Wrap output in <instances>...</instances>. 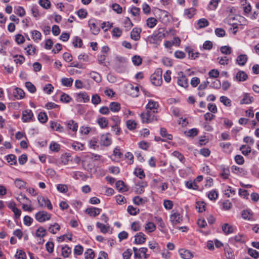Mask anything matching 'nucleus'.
I'll use <instances>...</instances> for the list:
<instances>
[{"label": "nucleus", "instance_id": "obj_1", "mask_svg": "<svg viewBox=\"0 0 259 259\" xmlns=\"http://www.w3.org/2000/svg\"><path fill=\"white\" fill-rule=\"evenodd\" d=\"M183 220L182 214L176 210H173L171 212L169 216V221L173 226H175L180 224Z\"/></svg>", "mask_w": 259, "mask_h": 259}, {"label": "nucleus", "instance_id": "obj_2", "mask_svg": "<svg viewBox=\"0 0 259 259\" xmlns=\"http://www.w3.org/2000/svg\"><path fill=\"white\" fill-rule=\"evenodd\" d=\"M152 111L147 110L146 112L141 114V120L143 123H150L157 120L156 116Z\"/></svg>", "mask_w": 259, "mask_h": 259}, {"label": "nucleus", "instance_id": "obj_3", "mask_svg": "<svg viewBox=\"0 0 259 259\" xmlns=\"http://www.w3.org/2000/svg\"><path fill=\"white\" fill-rule=\"evenodd\" d=\"M151 82L155 85L159 86L161 84L162 80V71L161 69H157L150 77Z\"/></svg>", "mask_w": 259, "mask_h": 259}, {"label": "nucleus", "instance_id": "obj_4", "mask_svg": "<svg viewBox=\"0 0 259 259\" xmlns=\"http://www.w3.org/2000/svg\"><path fill=\"white\" fill-rule=\"evenodd\" d=\"M88 25L92 33L97 35L100 32V24L98 21L95 19H91L88 21Z\"/></svg>", "mask_w": 259, "mask_h": 259}, {"label": "nucleus", "instance_id": "obj_5", "mask_svg": "<svg viewBox=\"0 0 259 259\" xmlns=\"http://www.w3.org/2000/svg\"><path fill=\"white\" fill-rule=\"evenodd\" d=\"M39 206L41 207H47L49 210L53 209V206L50 200L47 197L39 196L37 198Z\"/></svg>", "mask_w": 259, "mask_h": 259}, {"label": "nucleus", "instance_id": "obj_6", "mask_svg": "<svg viewBox=\"0 0 259 259\" xmlns=\"http://www.w3.org/2000/svg\"><path fill=\"white\" fill-rule=\"evenodd\" d=\"M51 214L46 211H39L35 215V219L40 223H43L51 219Z\"/></svg>", "mask_w": 259, "mask_h": 259}, {"label": "nucleus", "instance_id": "obj_7", "mask_svg": "<svg viewBox=\"0 0 259 259\" xmlns=\"http://www.w3.org/2000/svg\"><path fill=\"white\" fill-rule=\"evenodd\" d=\"M22 121L23 122H30L34 120V117L31 110L26 109L22 111Z\"/></svg>", "mask_w": 259, "mask_h": 259}, {"label": "nucleus", "instance_id": "obj_8", "mask_svg": "<svg viewBox=\"0 0 259 259\" xmlns=\"http://www.w3.org/2000/svg\"><path fill=\"white\" fill-rule=\"evenodd\" d=\"M100 145L103 146H109L112 143L111 135L109 133L103 134L100 138Z\"/></svg>", "mask_w": 259, "mask_h": 259}, {"label": "nucleus", "instance_id": "obj_9", "mask_svg": "<svg viewBox=\"0 0 259 259\" xmlns=\"http://www.w3.org/2000/svg\"><path fill=\"white\" fill-rule=\"evenodd\" d=\"M75 98L77 102L87 103L90 101L89 96L84 92L75 94Z\"/></svg>", "mask_w": 259, "mask_h": 259}, {"label": "nucleus", "instance_id": "obj_10", "mask_svg": "<svg viewBox=\"0 0 259 259\" xmlns=\"http://www.w3.org/2000/svg\"><path fill=\"white\" fill-rule=\"evenodd\" d=\"M146 110L152 111L153 113H158L159 104L157 102L152 100H149L146 106Z\"/></svg>", "mask_w": 259, "mask_h": 259}, {"label": "nucleus", "instance_id": "obj_11", "mask_svg": "<svg viewBox=\"0 0 259 259\" xmlns=\"http://www.w3.org/2000/svg\"><path fill=\"white\" fill-rule=\"evenodd\" d=\"M13 96L14 98L13 100H21L24 98L25 93L21 89L16 87L13 90Z\"/></svg>", "mask_w": 259, "mask_h": 259}, {"label": "nucleus", "instance_id": "obj_12", "mask_svg": "<svg viewBox=\"0 0 259 259\" xmlns=\"http://www.w3.org/2000/svg\"><path fill=\"white\" fill-rule=\"evenodd\" d=\"M254 101L253 97L250 94L244 93L242 95V99L240 100L241 104H249Z\"/></svg>", "mask_w": 259, "mask_h": 259}, {"label": "nucleus", "instance_id": "obj_13", "mask_svg": "<svg viewBox=\"0 0 259 259\" xmlns=\"http://www.w3.org/2000/svg\"><path fill=\"white\" fill-rule=\"evenodd\" d=\"M147 186L145 181H139L135 185V191L137 194H142L145 191V188Z\"/></svg>", "mask_w": 259, "mask_h": 259}, {"label": "nucleus", "instance_id": "obj_14", "mask_svg": "<svg viewBox=\"0 0 259 259\" xmlns=\"http://www.w3.org/2000/svg\"><path fill=\"white\" fill-rule=\"evenodd\" d=\"M179 77L178 78L177 82L178 84L184 88H186L188 86V79L186 78V76L183 75V72H180L179 73Z\"/></svg>", "mask_w": 259, "mask_h": 259}, {"label": "nucleus", "instance_id": "obj_15", "mask_svg": "<svg viewBox=\"0 0 259 259\" xmlns=\"http://www.w3.org/2000/svg\"><path fill=\"white\" fill-rule=\"evenodd\" d=\"M222 229L225 235H228L235 232L236 227L228 223H226L222 226Z\"/></svg>", "mask_w": 259, "mask_h": 259}, {"label": "nucleus", "instance_id": "obj_16", "mask_svg": "<svg viewBox=\"0 0 259 259\" xmlns=\"http://www.w3.org/2000/svg\"><path fill=\"white\" fill-rule=\"evenodd\" d=\"M248 60V56L246 54H239L236 59V63L240 66L245 65Z\"/></svg>", "mask_w": 259, "mask_h": 259}, {"label": "nucleus", "instance_id": "obj_17", "mask_svg": "<svg viewBox=\"0 0 259 259\" xmlns=\"http://www.w3.org/2000/svg\"><path fill=\"white\" fill-rule=\"evenodd\" d=\"M179 253L180 256L183 259H190L193 257V254L187 249H180L179 250Z\"/></svg>", "mask_w": 259, "mask_h": 259}, {"label": "nucleus", "instance_id": "obj_18", "mask_svg": "<svg viewBox=\"0 0 259 259\" xmlns=\"http://www.w3.org/2000/svg\"><path fill=\"white\" fill-rule=\"evenodd\" d=\"M196 14V9L194 8L186 9L184 10L183 16L185 18L191 19Z\"/></svg>", "mask_w": 259, "mask_h": 259}, {"label": "nucleus", "instance_id": "obj_19", "mask_svg": "<svg viewBox=\"0 0 259 259\" xmlns=\"http://www.w3.org/2000/svg\"><path fill=\"white\" fill-rule=\"evenodd\" d=\"M101 211V209L91 207L86 209L85 212L91 217H96L100 214Z\"/></svg>", "mask_w": 259, "mask_h": 259}, {"label": "nucleus", "instance_id": "obj_20", "mask_svg": "<svg viewBox=\"0 0 259 259\" xmlns=\"http://www.w3.org/2000/svg\"><path fill=\"white\" fill-rule=\"evenodd\" d=\"M146 240V236L142 233L140 232L137 233L135 236V242L137 244H141L145 242Z\"/></svg>", "mask_w": 259, "mask_h": 259}, {"label": "nucleus", "instance_id": "obj_21", "mask_svg": "<svg viewBox=\"0 0 259 259\" xmlns=\"http://www.w3.org/2000/svg\"><path fill=\"white\" fill-rule=\"evenodd\" d=\"M141 29L138 28H134L131 32V37L134 40H138L140 38Z\"/></svg>", "mask_w": 259, "mask_h": 259}, {"label": "nucleus", "instance_id": "obj_22", "mask_svg": "<svg viewBox=\"0 0 259 259\" xmlns=\"http://www.w3.org/2000/svg\"><path fill=\"white\" fill-rule=\"evenodd\" d=\"M248 77L247 74L243 71L240 70L236 74L235 79L238 81H244Z\"/></svg>", "mask_w": 259, "mask_h": 259}, {"label": "nucleus", "instance_id": "obj_23", "mask_svg": "<svg viewBox=\"0 0 259 259\" xmlns=\"http://www.w3.org/2000/svg\"><path fill=\"white\" fill-rule=\"evenodd\" d=\"M68 129L71 130L73 132H76L78 128L77 123L74 120H71L65 123Z\"/></svg>", "mask_w": 259, "mask_h": 259}, {"label": "nucleus", "instance_id": "obj_24", "mask_svg": "<svg viewBox=\"0 0 259 259\" xmlns=\"http://www.w3.org/2000/svg\"><path fill=\"white\" fill-rule=\"evenodd\" d=\"M241 3L245 14L248 15L251 10L250 4L246 0H242Z\"/></svg>", "mask_w": 259, "mask_h": 259}, {"label": "nucleus", "instance_id": "obj_25", "mask_svg": "<svg viewBox=\"0 0 259 259\" xmlns=\"http://www.w3.org/2000/svg\"><path fill=\"white\" fill-rule=\"evenodd\" d=\"M71 145V147L75 151H83L85 149L84 145L78 141H73Z\"/></svg>", "mask_w": 259, "mask_h": 259}, {"label": "nucleus", "instance_id": "obj_26", "mask_svg": "<svg viewBox=\"0 0 259 259\" xmlns=\"http://www.w3.org/2000/svg\"><path fill=\"white\" fill-rule=\"evenodd\" d=\"M109 108L110 111L113 112H118L121 108L120 104L116 102H111L109 105Z\"/></svg>", "mask_w": 259, "mask_h": 259}, {"label": "nucleus", "instance_id": "obj_27", "mask_svg": "<svg viewBox=\"0 0 259 259\" xmlns=\"http://www.w3.org/2000/svg\"><path fill=\"white\" fill-rule=\"evenodd\" d=\"M32 39L36 42H38L41 39V34L38 30H33L31 32Z\"/></svg>", "mask_w": 259, "mask_h": 259}, {"label": "nucleus", "instance_id": "obj_28", "mask_svg": "<svg viewBox=\"0 0 259 259\" xmlns=\"http://www.w3.org/2000/svg\"><path fill=\"white\" fill-rule=\"evenodd\" d=\"M97 122L102 128H105L108 126V120L106 117H101L97 119Z\"/></svg>", "mask_w": 259, "mask_h": 259}, {"label": "nucleus", "instance_id": "obj_29", "mask_svg": "<svg viewBox=\"0 0 259 259\" xmlns=\"http://www.w3.org/2000/svg\"><path fill=\"white\" fill-rule=\"evenodd\" d=\"M50 126H51V127L53 130H54L56 131L61 133V132H63L64 131L63 127L62 126H61L59 123H58L56 122L51 121H50Z\"/></svg>", "mask_w": 259, "mask_h": 259}, {"label": "nucleus", "instance_id": "obj_30", "mask_svg": "<svg viewBox=\"0 0 259 259\" xmlns=\"http://www.w3.org/2000/svg\"><path fill=\"white\" fill-rule=\"evenodd\" d=\"M98 138L96 137L92 138L89 141V146L90 148L94 150L97 149L99 148V145H98Z\"/></svg>", "mask_w": 259, "mask_h": 259}, {"label": "nucleus", "instance_id": "obj_31", "mask_svg": "<svg viewBox=\"0 0 259 259\" xmlns=\"http://www.w3.org/2000/svg\"><path fill=\"white\" fill-rule=\"evenodd\" d=\"M145 231L148 233H151L156 230L155 225L151 222H148L145 225Z\"/></svg>", "mask_w": 259, "mask_h": 259}, {"label": "nucleus", "instance_id": "obj_32", "mask_svg": "<svg viewBox=\"0 0 259 259\" xmlns=\"http://www.w3.org/2000/svg\"><path fill=\"white\" fill-rule=\"evenodd\" d=\"M97 227L100 229V231L103 233H107L110 229L109 226L107 225L103 224L100 222H97L96 224Z\"/></svg>", "mask_w": 259, "mask_h": 259}, {"label": "nucleus", "instance_id": "obj_33", "mask_svg": "<svg viewBox=\"0 0 259 259\" xmlns=\"http://www.w3.org/2000/svg\"><path fill=\"white\" fill-rule=\"evenodd\" d=\"M60 229V225L57 223L51 224L48 228L49 231L52 234H56Z\"/></svg>", "mask_w": 259, "mask_h": 259}, {"label": "nucleus", "instance_id": "obj_34", "mask_svg": "<svg viewBox=\"0 0 259 259\" xmlns=\"http://www.w3.org/2000/svg\"><path fill=\"white\" fill-rule=\"evenodd\" d=\"M186 187L189 189L197 190L199 186L196 183V181H189L185 183Z\"/></svg>", "mask_w": 259, "mask_h": 259}, {"label": "nucleus", "instance_id": "obj_35", "mask_svg": "<svg viewBox=\"0 0 259 259\" xmlns=\"http://www.w3.org/2000/svg\"><path fill=\"white\" fill-rule=\"evenodd\" d=\"M14 184L15 186L20 189L26 188V182L20 179H16L14 181Z\"/></svg>", "mask_w": 259, "mask_h": 259}, {"label": "nucleus", "instance_id": "obj_36", "mask_svg": "<svg viewBox=\"0 0 259 259\" xmlns=\"http://www.w3.org/2000/svg\"><path fill=\"white\" fill-rule=\"evenodd\" d=\"M243 219L246 220H250L252 217V213L250 209L244 210L242 211Z\"/></svg>", "mask_w": 259, "mask_h": 259}, {"label": "nucleus", "instance_id": "obj_37", "mask_svg": "<svg viewBox=\"0 0 259 259\" xmlns=\"http://www.w3.org/2000/svg\"><path fill=\"white\" fill-rule=\"evenodd\" d=\"M73 82V79L70 78L63 77L61 79V83L62 84L67 87H70L72 85Z\"/></svg>", "mask_w": 259, "mask_h": 259}, {"label": "nucleus", "instance_id": "obj_38", "mask_svg": "<svg viewBox=\"0 0 259 259\" xmlns=\"http://www.w3.org/2000/svg\"><path fill=\"white\" fill-rule=\"evenodd\" d=\"M5 158L10 165H15L17 163L16 157L14 154H9L5 156Z\"/></svg>", "mask_w": 259, "mask_h": 259}, {"label": "nucleus", "instance_id": "obj_39", "mask_svg": "<svg viewBox=\"0 0 259 259\" xmlns=\"http://www.w3.org/2000/svg\"><path fill=\"white\" fill-rule=\"evenodd\" d=\"M90 76L97 82H100L102 80L101 77L99 73L96 71H91L89 74Z\"/></svg>", "mask_w": 259, "mask_h": 259}, {"label": "nucleus", "instance_id": "obj_40", "mask_svg": "<svg viewBox=\"0 0 259 259\" xmlns=\"http://www.w3.org/2000/svg\"><path fill=\"white\" fill-rule=\"evenodd\" d=\"M116 189L121 192H125L127 190V188L125 186L124 182L122 181H118L115 184Z\"/></svg>", "mask_w": 259, "mask_h": 259}, {"label": "nucleus", "instance_id": "obj_41", "mask_svg": "<svg viewBox=\"0 0 259 259\" xmlns=\"http://www.w3.org/2000/svg\"><path fill=\"white\" fill-rule=\"evenodd\" d=\"M126 125L129 130L132 131L136 128L137 124L135 120L130 119L126 122Z\"/></svg>", "mask_w": 259, "mask_h": 259}, {"label": "nucleus", "instance_id": "obj_42", "mask_svg": "<svg viewBox=\"0 0 259 259\" xmlns=\"http://www.w3.org/2000/svg\"><path fill=\"white\" fill-rule=\"evenodd\" d=\"M220 101L226 106L230 107L232 105L231 100L226 96H221L220 98Z\"/></svg>", "mask_w": 259, "mask_h": 259}, {"label": "nucleus", "instance_id": "obj_43", "mask_svg": "<svg viewBox=\"0 0 259 259\" xmlns=\"http://www.w3.org/2000/svg\"><path fill=\"white\" fill-rule=\"evenodd\" d=\"M71 249L67 245H66L62 248L61 254L64 257H67L71 253Z\"/></svg>", "mask_w": 259, "mask_h": 259}, {"label": "nucleus", "instance_id": "obj_44", "mask_svg": "<svg viewBox=\"0 0 259 259\" xmlns=\"http://www.w3.org/2000/svg\"><path fill=\"white\" fill-rule=\"evenodd\" d=\"M197 24L199 28H202L208 26L209 22L207 19L201 18L198 21Z\"/></svg>", "mask_w": 259, "mask_h": 259}, {"label": "nucleus", "instance_id": "obj_45", "mask_svg": "<svg viewBox=\"0 0 259 259\" xmlns=\"http://www.w3.org/2000/svg\"><path fill=\"white\" fill-rule=\"evenodd\" d=\"M134 174L140 179H143L145 177V173L143 170L141 168H136L134 172Z\"/></svg>", "mask_w": 259, "mask_h": 259}, {"label": "nucleus", "instance_id": "obj_46", "mask_svg": "<svg viewBox=\"0 0 259 259\" xmlns=\"http://www.w3.org/2000/svg\"><path fill=\"white\" fill-rule=\"evenodd\" d=\"M46 235V230L42 227H39L36 232L35 236L37 237L42 238Z\"/></svg>", "mask_w": 259, "mask_h": 259}, {"label": "nucleus", "instance_id": "obj_47", "mask_svg": "<svg viewBox=\"0 0 259 259\" xmlns=\"http://www.w3.org/2000/svg\"><path fill=\"white\" fill-rule=\"evenodd\" d=\"M50 149L53 152H58L60 150V146L57 142L52 141L49 146Z\"/></svg>", "mask_w": 259, "mask_h": 259}, {"label": "nucleus", "instance_id": "obj_48", "mask_svg": "<svg viewBox=\"0 0 259 259\" xmlns=\"http://www.w3.org/2000/svg\"><path fill=\"white\" fill-rule=\"evenodd\" d=\"M232 241H234L236 242L241 243L244 241V237L243 234H238L234 237L231 238Z\"/></svg>", "mask_w": 259, "mask_h": 259}, {"label": "nucleus", "instance_id": "obj_49", "mask_svg": "<svg viewBox=\"0 0 259 259\" xmlns=\"http://www.w3.org/2000/svg\"><path fill=\"white\" fill-rule=\"evenodd\" d=\"M127 212L131 215H136L139 213V209L134 207L132 205H130L127 208Z\"/></svg>", "mask_w": 259, "mask_h": 259}, {"label": "nucleus", "instance_id": "obj_50", "mask_svg": "<svg viewBox=\"0 0 259 259\" xmlns=\"http://www.w3.org/2000/svg\"><path fill=\"white\" fill-rule=\"evenodd\" d=\"M157 24V20L153 18L150 17L147 20V25L149 28H153Z\"/></svg>", "mask_w": 259, "mask_h": 259}, {"label": "nucleus", "instance_id": "obj_51", "mask_svg": "<svg viewBox=\"0 0 259 259\" xmlns=\"http://www.w3.org/2000/svg\"><path fill=\"white\" fill-rule=\"evenodd\" d=\"M72 44L74 47L81 48L82 45V41L79 37L75 36L73 38Z\"/></svg>", "mask_w": 259, "mask_h": 259}, {"label": "nucleus", "instance_id": "obj_52", "mask_svg": "<svg viewBox=\"0 0 259 259\" xmlns=\"http://www.w3.org/2000/svg\"><path fill=\"white\" fill-rule=\"evenodd\" d=\"M38 3L45 9H49L51 6V2L49 0H39Z\"/></svg>", "mask_w": 259, "mask_h": 259}, {"label": "nucleus", "instance_id": "obj_53", "mask_svg": "<svg viewBox=\"0 0 259 259\" xmlns=\"http://www.w3.org/2000/svg\"><path fill=\"white\" fill-rule=\"evenodd\" d=\"M220 51L223 54L230 55L232 52V49L228 46H224L220 48Z\"/></svg>", "mask_w": 259, "mask_h": 259}, {"label": "nucleus", "instance_id": "obj_54", "mask_svg": "<svg viewBox=\"0 0 259 259\" xmlns=\"http://www.w3.org/2000/svg\"><path fill=\"white\" fill-rule=\"evenodd\" d=\"M208 198L210 200H215L218 197V193L215 190H211L207 194Z\"/></svg>", "mask_w": 259, "mask_h": 259}, {"label": "nucleus", "instance_id": "obj_55", "mask_svg": "<svg viewBox=\"0 0 259 259\" xmlns=\"http://www.w3.org/2000/svg\"><path fill=\"white\" fill-rule=\"evenodd\" d=\"M240 150L244 155H247L251 152L250 147L246 145H242L240 148Z\"/></svg>", "mask_w": 259, "mask_h": 259}, {"label": "nucleus", "instance_id": "obj_56", "mask_svg": "<svg viewBox=\"0 0 259 259\" xmlns=\"http://www.w3.org/2000/svg\"><path fill=\"white\" fill-rule=\"evenodd\" d=\"M85 259H93L95 254L93 250L91 249H88L84 253Z\"/></svg>", "mask_w": 259, "mask_h": 259}, {"label": "nucleus", "instance_id": "obj_57", "mask_svg": "<svg viewBox=\"0 0 259 259\" xmlns=\"http://www.w3.org/2000/svg\"><path fill=\"white\" fill-rule=\"evenodd\" d=\"M163 204L166 210L171 209L174 205L173 202L170 200H164Z\"/></svg>", "mask_w": 259, "mask_h": 259}, {"label": "nucleus", "instance_id": "obj_58", "mask_svg": "<svg viewBox=\"0 0 259 259\" xmlns=\"http://www.w3.org/2000/svg\"><path fill=\"white\" fill-rule=\"evenodd\" d=\"M132 62L136 66H139L142 61V59L140 56L135 55L132 58Z\"/></svg>", "mask_w": 259, "mask_h": 259}, {"label": "nucleus", "instance_id": "obj_59", "mask_svg": "<svg viewBox=\"0 0 259 259\" xmlns=\"http://www.w3.org/2000/svg\"><path fill=\"white\" fill-rule=\"evenodd\" d=\"M91 102L94 105H97L101 102V99L98 95L94 94L92 97Z\"/></svg>", "mask_w": 259, "mask_h": 259}, {"label": "nucleus", "instance_id": "obj_60", "mask_svg": "<svg viewBox=\"0 0 259 259\" xmlns=\"http://www.w3.org/2000/svg\"><path fill=\"white\" fill-rule=\"evenodd\" d=\"M160 134L162 137L165 138L167 140H171L172 138V136L167 133L166 130L164 128H161Z\"/></svg>", "mask_w": 259, "mask_h": 259}, {"label": "nucleus", "instance_id": "obj_61", "mask_svg": "<svg viewBox=\"0 0 259 259\" xmlns=\"http://www.w3.org/2000/svg\"><path fill=\"white\" fill-rule=\"evenodd\" d=\"M38 120L41 123H45L48 120V116L46 113L40 112L38 115Z\"/></svg>", "mask_w": 259, "mask_h": 259}, {"label": "nucleus", "instance_id": "obj_62", "mask_svg": "<svg viewBox=\"0 0 259 259\" xmlns=\"http://www.w3.org/2000/svg\"><path fill=\"white\" fill-rule=\"evenodd\" d=\"M196 208L199 212H202L205 209V204L203 202H197L196 203Z\"/></svg>", "mask_w": 259, "mask_h": 259}, {"label": "nucleus", "instance_id": "obj_63", "mask_svg": "<svg viewBox=\"0 0 259 259\" xmlns=\"http://www.w3.org/2000/svg\"><path fill=\"white\" fill-rule=\"evenodd\" d=\"M16 259H26V255L24 251L22 250H18L17 251L15 254Z\"/></svg>", "mask_w": 259, "mask_h": 259}, {"label": "nucleus", "instance_id": "obj_64", "mask_svg": "<svg viewBox=\"0 0 259 259\" xmlns=\"http://www.w3.org/2000/svg\"><path fill=\"white\" fill-rule=\"evenodd\" d=\"M16 14L19 17H23L25 15L26 12L24 9L21 6H18L16 8Z\"/></svg>", "mask_w": 259, "mask_h": 259}]
</instances>
